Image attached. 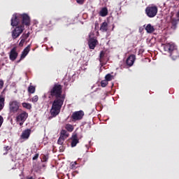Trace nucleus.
<instances>
[{
	"instance_id": "obj_41",
	"label": "nucleus",
	"mask_w": 179,
	"mask_h": 179,
	"mask_svg": "<svg viewBox=\"0 0 179 179\" xmlns=\"http://www.w3.org/2000/svg\"><path fill=\"white\" fill-rule=\"evenodd\" d=\"M27 179H36V178H34L33 176H27Z\"/></svg>"
},
{
	"instance_id": "obj_34",
	"label": "nucleus",
	"mask_w": 179,
	"mask_h": 179,
	"mask_svg": "<svg viewBox=\"0 0 179 179\" xmlns=\"http://www.w3.org/2000/svg\"><path fill=\"white\" fill-rule=\"evenodd\" d=\"M25 41H25L24 39L21 38V41H20V42L19 43L20 47H23V45H24Z\"/></svg>"
},
{
	"instance_id": "obj_31",
	"label": "nucleus",
	"mask_w": 179,
	"mask_h": 179,
	"mask_svg": "<svg viewBox=\"0 0 179 179\" xmlns=\"http://www.w3.org/2000/svg\"><path fill=\"white\" fill-rule=\"evenodd\" d=\"M65 139L63 137L59 136L58 141H57V143L58 145H64V142H65Z\"/></svg>"
},
{
	"instance_id": "obj_4",
	"label": "nucleus",
	"mask_w": 179,
	"mask_h": 179,
	"mask_svg": "<svg viewBox=\"0 0 179 179\" xmlns=\"http://www.w3.org/2000/svg\"><path fill=\"white\" fill-rule=\"evenodd\" d=\"M23 31H24V26L18 25L15 27V29L11 31V36L13 40H16V38H19Z\"/></svg>"
},
{
	"instance_id": "obj_22",
	"label": "nucleus",
	"mask_w": 179,
	"mask_h": 179,
	"mask_svg": "<svg viewBox=\"0 0 179 179\" xmlns=\"http://www.w3.org/2000/svg\"><path fill=\"white\" fill-rule=\"evenodd\" d=\"M145 30L147 33H153L155 31V27L152 26L151 24H148L145 27Z\"/></svg>"
},
{
	"instance_id": "obj_27",
	"label": "nucleus",
	"mask_w": 179,
	"mask_h": 179,
	"mask_svg": "<svg viewBox=\"0 0 179 179\" xmlns=\"http://www.w3.org/2000/svg\"><path fill=\"white\" fill-rule=\"evenodd\" d=\"M105 79L106 81L110 82L114 79V76H112L111 74L108 73L105 76Z\"/></svg>"
},
{
	"instance_id": "obj_8",
	"label": "nucleus",
	"mask_w": 179,
	"mask_h": 179,
	"mask_svg": "<svg viewBox=\"0 0 179 179\" xmlns=\"http://www.w3.org/2000/svg\"><path fill=\"white\" fill-rule=\"evenodd\" d=\"M85 116V112L83 110L76 111L73 113L71 115V120L75 122L76 121H80Z\"/></svg>"
},
{
	"instance_id": "obj_1",
	"label": "nucleus",
	"mask_w": 179,
	"mask_h": 179,
	"mask_svg": "<svg viewBox=\"0 0 179 179\" xmlns=\"http://www.w3.org/2000/svg\"><path fill=\"white\" fill-rule=\"evenodd\" d=\"M64 86L59 83H55L48 92V99H55V100L65 101V98L62 96V88Z\"/></svg>"
},
{
	"instance_id": "obj_20",
	"label": "nucleus",
	"mask_w": 179,
	"mask_h": 179,
	"mask_svg": "<svg viewBox=\"0 0 179 179\" xmlns=\"http://www.w3.org/2000/svg\"><path fill=\"white\" fill-rule=\"evenodd\" d=\"M178 19L172 18L171 20V29L176 30L177 29V24H178Z\"/></svg>"
},
{
	"instance_id": "obj_38",
	"label": "nucleus",
	"mask_w": 179,
	"mask_h": 179,
	"mask_svg": "<svg viewBox=\"0 0 179 179\" xmlns=\"http://www.w3.org/2000/svg\"><path fill=\"white\" fill-rule=\"evenodd\" d=\"M40 156V155L38 153H36L32 158V160H37V159H38V157Z\"/></svg>"
},
{
	"instance_id": "obj_12",
	"label": "nucleus",
	"mask_w": 179,
	"mask_h": 179,
	"mask_svg": "<svg viewBox=\"0 0 179 179\" xmlns=\"http://www.w3.org/2000/svg\"><path fill=\"white\" fill-rule=\"evenodd\" d=\"M97 44H99V41L94 38H90L88 40V45L90 50H94Z\"/></svg>"
},
{
	"instance_id": "obj_28",
	"label": "nucleus",
	"mask_w": 179,
	"mask_h": 179,
	"mask_svg": "<svg viewBox=\"0 0 179 179\" xmlns=\"http://www.w3.org/2000/svg\"><path fill=\"white\" fill-rule=\"evenodd\" d=\"M65 128L69 132H72V131H73V126L72 124H67Z\"/></svg>"
},
{
	"instance_id": "obj_30",
	"label": "nucleus",
	"mask_w": 179,
	"mask_h": 179,
	"mask_svg": "<svg viewBox=\"0 0 179 179\" xmlns=\"http://www.w3.org/2000/svg\"><path fill=\"white\" fill-rule=\"evenodd\" d=\"M49 158H50V157L48 156V155H43L41 162L45 163V162H48Z\"/></svg>"
},
{
	"instance_id": "obj_15",
	"label": "nucleus",
	"mask_w": 179,
	"mask_h": 179,
	"mask_svg": "<svg viewBox=\"0 0 179 179\" xmlns=\"http://www.w3.org/2000/svg\"><path fill=\"white\" fill-rule=\"evenodd\" d=\"M31 48V45H28L22 51L20 57V60L24 59L27 56V54L30 52V48Z\"/></svg>"
},
{
	"instance_id": "obj_16",
	"label": "nucleus",
	"mask_w": 179,
	"mask_h": 179,
	"mask_svg": "<svg viewBox=\"0 0 179 179\" xmlns=\"http://www.w3.org/2000/svg\"><path fill=\"white\" fill-rule=\"evenodd\" d=\"M104 57H106V52L102 50L100 52L99 55V62L101 65V66H104V65H106V64H107V61H106L104 59Z\"/></svg>"
},
{
	"instance_id": "obj_18",
	"label": "nucleus",
	"mask_w": 179,
	"mask_h": 179,
	"mask_svg": "<svg viewBox=\"0 0 179 179\" xmlns=\"http://www.w3.org/2000/svg\"><path fill=\"white\" fill-rule=\"evenodd\" d=\"M59 19L58 18H53L52 20L48 19L44 22L45 26H47V27H52L53 23L52 22H58Z\"/></svg>"
},
{
	"instance_id": "obj_11",
	"label": "nucleus",
	"mask_w": 179,
	"mask_h": 179,
	"mask_svg": "<svg viewBox=\"0 0 179 179\" xmlns=\"http://www.w3.org/2000/svg\"><path fill=\"white\" fill-rule=\"evenodd\" d=\"M17 47H13L9 54V58L10 59V61H15L16 59V58H17V55H19V54L17 52Z\"/></svg>"
},
{
	"instance_id": "obj_37",
	"label": "nucleus",
	"mask_w": 179,
	"mask_h": 179,
	"mask_svg": "<svg viewBox=\"0 0 179 179\" xmlns=\"http://www.w3.org/2000/svg\"><path fill=\"white\" fill-rule=\"evenodd\" d=\"M3 124V117H2V115H0V128L2 127Z\"/></svg>"
},
{
	"instance_id": "obj_17",
	"label": "nucleus",
	"mask_w": 179,
	"mask_h": 179,
	"mask_svg": "<svg viewBox=\"0 0 179 179\" xmlns=\"http://www.w3.org/2000/svg\"><path fill=\"white\" fill-rule=\"evenodd\" d=\"M77 143H79V138H78V134H74L71 136V148H75Z\"/></svg>"
},
{
	"instance_id": "obj_7",
	"label": "nucleus",
	"mask_w": 179,
	"mask_h": 179,
	"mask_svg": "<svg viewBox=\"0 0 179 179\" xmlns=\"http://www.w3.org/2000/svg\"><path fill=\"white\" fill-rule=\"evenodd\" d=\"M27 117H29V113L25 111H22L21 113H19L16 117V122H20V126L22 127L23 124H24V121L27 120Z\"/></svg>"
},
{
	"instance_id": "obj_26",
	"label": "nucleus",
	"mask_w": 179,
	"mask_h": 179,
	"mask_svg": "<svg viewBox=\"0 0 179 179\" xmlns=\"http://www.w3.org/2000/svg\"><path fill=\"white\" fill-rule=\"evenodd\" d=\"M22 107L27 108V110H31V104L29 103L24 102L22 103Z\"/></svg>"
},
{
	"instance_id": "obj_39",
	"label": "nucleus",
	"mask_w": 179,
	"mask_h": 179,
	"mask_svg": "<svg viewBox=\"0 0 179 179\" xmlns=\"http://www.w3.org/2000/svg\"><path fill=\"white\" fill-rule=\"evenodd\" d=\"M2 87H3V81L0 80V89H2Z\"/></svg>"
},
{
	"instance_id": "obj_29",
	"label": "nucleus",
	"mask_w": 179,
	"mask_h": 179,
	"mask_svg": "<svg viewBox=\"0 0 179 179\" xmlns=\"http://www.w3.org/2000/svg\"><path fill=\"white\" fill-rule=\"evenodd\" d=\"M30 36V32H28L27 34H23L20 38H22V40H27V38H29V37Z\"/></svg>"
},
{
	"instance_id": "obj_3",
	"label": "nucleus",
	"mask_w": 179,
	"mask_h": 179,
	"mask_svg": "<svg viewBox=\"0 0 179 179\" xmlns=\"http://www.w3.org/2000/svg\"><path fill=\"white\" fill-rule=\"evenodd\" d=\"M64 105V100L61 99H55L52 108L50 110V114L52 117H57L59 113H61V108H62V106Z\"/></svg>"
},
{
	"instance_id": "obj_14",
	"label": "nucleus",
	"mask_w": 179,
	"mask_h": 179,
	"mask_svg": "<svg viewBox=\"0 0 179 179\" xmlns=\"http://www.w3.org/2000/svg\"><path fill=\"white\" fill-rule=\"evenodd\" d=\"M136 59V57L135 56V55H131L129 57H128L126 60V64L127 66H132Z\"/></svg>"
},
{
	"instance_id": "obj_44",
	"label": "nucleus",
	"mask_w": 179,
	"mask_h": 179,
	"mask_svg": "<svg viewBox=\"0 0 179 179\" xmlns=\"http://www.w3.org/2000/svg\"><path fill=\"white\" fill-rule=\"evenodd\" d=\"M49 119L51 120V117H50Z\"/></svg>"
},
{
	"instance_id": "obj_19",
	"label": "nucleus",
	"mask_w": 179,
	"mask_h": 179,
	"mask_svg": "<svg viewBox=\"0 0 179 179\" xmlns=\"http://www.w3.org/2000/svg\"><path fill=\"white\" fill-rule=\"evenodd\" d=\"M99 30L102 31V33H106L108 30V24L107 22H103L100 27Z\"/></svg>"
},
{
	"instance_id": "obj_42",
	"label": "nucleus",
	"mask_w": 179,
	"mask_h": 179,
	"mask_svg": "<svg viewBox=\"0 0 179 179\" xmlns=\"http://www.w3.org/2000/svg\"><path fill=\"white\" fill-rule=\"evenodd\" d=\"M114 27H115V26H114V24H113L112 30H114Z\"/></svg>"
},
{
	"instance_id": "obj_23",
	"label": "nucleus",
	"mask_w": 179,
	"mask_h": 179,
	"mask_svg": "<svg viewBox=\"0 0 179 179\" xmlns=\"http://www.w3.org/2000/svg\"><path fill=\"white\" fill-rule=\"evenodd\" d=\"M5 107V97L1 96H0V111L3 110Z\"/></svg>"
},
{
	"instance_id": "obj_25",
	"label": "nucleus",
	"mask_w": 179,
	"mask_h": 179,
	"mask_svg": "<svg viewBox=\"0 0 179 179\" xmlns=\"http://www.w3.org/2000/svg\"><path fill=\"white\" fill-rule=\"evenodd\" d=\"M36 92V87L30 85L28 87V93H29V94H33Z\"/></svg>"
},
{
	"instance_id": "obj_2",
	"label": "nucleus",
	"mask_w": 179,
	"mask_h": 179,
	"mask_svg": "<svg viewBox=\"0 0 179 179\" xmlns=\"http://www.w3.org/2000/svg\"><path fill=\"white\" fill-rule=\"evenodd\" d=\"M164 51H167L170 54L171 58L173 61H176V59H178L179 58V52L177 50V48H176V45L173 43H166L164 45Z\"/></svg>"
},
{
	"instance_id": "obj_6",
	"label": "nucleus",
	"mask_w": 179,
	"mask_h": 179,
	"mask_svg": "<svg viewBox=\"0 0 179 179\" xmlns=\"http://www.w3.org/2000/svg\"><path fill=\"white\" fill-rule=\"evenodd\" d=\"M20 103L17 101H12L9 103V110L11 114H16L19 112Z\"/></svg>"
},
{
	"instance_id": "obj_40",
	"label": "nucleus",
	"mask_w": 179,
	"mask_h": 179,
	"mask_svg": "<svg viewBox=\"0 0 179 179\" xmlns=\"http://www.w3.org/2000/svg\"><path fill=\"white\" fill-rule=\"evenodd\" d=\"M9 149H10V148H9V146H6V147L5 148L6 154L8 153V152L9 151Z\"/></svg>"
},
{
	"instance_id": "obj_45",
	"label": "nucleus",
	"mask_w": 179,
	"mask_h": 179,
	"mask_svg": "<svg viewBox=\"0 0 179 179\" xmlns=\"http://www.w3.org/2000/svg\"><path fill=\"white\" fill-rule=\"evenodd\" d=\"M176 1H179V0H176Z\"/></svg>"
},
{
	"instance_id": "obj_10",
	"label": "nucleus",
	"mask_w": 179,
	"mask_h": 179,
	"mask_svg": "<svg viewBox=\"0 0 179 179\" xmlns=\"http://www.w3.org/2000/svg\"><path fill=\"white\" fill-rule=\"evenodd\" d=\"M22 24L20 26H30V17L29 15L24 13L21 15Z\"/></svg>"
},
{
	"instance_id": "obj_13",
	"label": "nucleus",
	"mask_w": 179,
	"mask_h": 179,
	"mask_svg": "<svg viewBox=\"0 0 179 179\" xmlns=\"http://www.w3.org/2000/svg\"><path fill=\"white\" fill-rule=\"evenodd\" d=\"M31 134V129H27L22 131L20 138L21 139H24V141H27V139L30 138Z\"/></svg>"
},
{
	"instance_id": "obj_24",
	"label": "nucleus",
	"mask_w": 179,
	"mask_h": 179,
	"mask_svg": "<svg viewBox=\"0 0 179 179\" xmlns=\"http://www.w3.org/2000/svg\"><path fill=\"white\" fill-rule=\"evenodd\" d=\"M68 136H69V134H68V131H66V130L65 129H62L60 133V137L66 139Z\"/></svg>"
},
{
	"instance_id": "obj_5",
	"label": "nucleus",
	"mask_w": 179,
	"mask_h": 179,
	"mask_svg": "<svg viewBox=\"0 0 179 179\" xmlns=\"http://www.w3.org/2000/svg\"><path fill=\"white\" fill-rule=\"evenodd\" d=\"M158 10L159 9L157 8V6H150L145 8V15H147V16L150 18L155 17V16L157 15Z\"/></svg>"
},
{
	"instance_id": "obj_33",
	"label": "nucleus",
	"mask_w": 179,
	"mask_h": 179,
	"mask_svg": "<svg viewBox=\"0 0 179 179\" xmlns=\"http://www.w3.org/2000/svg\"><path fill=\"white\" fill-rule=\"evenodd\" d=\"M107 85H108V81L106 80H103L101 82V87H106V86H107Z\"/></svg>"
},
{
	"instance_id": "obj_9",
	"label": "nucleus",
	"mask_w": 179,
	"mask_h": 179,
	"mask_svg": "<svg viewBox=\"0 0 179 179\" xmlns=\"http://www.w3.org/2000/svg\"><path fill=\"white\" fill-rule=\"evenodd\" d=\"M21 19V15L13 14L11 18V26L13 27L19 26Z\"/></svg>"
},
{
	"instance_id": "obj_35",
	"label": "nucleus",
	"mask_w": 179,
	"mask_h": 179,
	"mask_svg": "<svg viewBox=\"0 0 179 179\" xmlns=\"http://www.w3.org/2000/svg\"><path fill=\"white\" fill-rule=\"evenodd\" d=\"M76 164H77L76 162H75L73 164H71V169L72 170H75V169H76Z\"/></svg>"
},
{
	"instance_id": "obj_32",
	"label": "nucleus",
	"mask_w": 179,
	"mask_h": 179,
	"mask_svg": "<svg viewBox=\"0 0 179 179\" xmlns=\"http://www.w3.org/2000/svg\"><path fill=\"white\" fill-rule=\"evenodd\" d=\"M32 103H37L38 101V96L35 95L34 97L31 98L30 100Z\"/></svg>"
},
{
	"instance_id": "obj_36",
	"label": "nucleus",
	"mask_w": 179,
	"mask_h": 179,
	"mask_svg": "<svg viewBox=\"0 0 179 179\" xmlns=\"http://www.w3.org/2000/svg\"><path fill=\"white\" fill-rule=\"evenodd\" d=\"M76 2L79 5H83L85 3V0H76Z\"/></svg>"
},
{
	"instance_id": "obj_43",
	"label": "nucleus",
	"mask_w": 179,
	"mask_h": 179,
	"mask_svg": "<svg viewBox=\"0 0 179 179\" xmlns=\"http://www.w3.org/2000/svg\"><path fill=\"white\" fill-rule=\"evenodd\" d=\"M55 23H57V21H54ZM54 22V24H55V23Z\"/></svg>"
},
{
	"instance_id": "obj_21",
	"label": "nucleus",
	"mask_w": 179,
	"mask_h": 179,
	"mask_svg": "<svg viewBox=\"0 0 179 179\" xmlns=\"http://www.w3.org/2000/svg\"><path fill=\"white\" fill-rule=\"evenodd\" d=\"M107 15H108V9H107L106 7H104L100 10L99 15L102 17H105Z\"/></svg>"
}]
</instances>
